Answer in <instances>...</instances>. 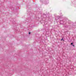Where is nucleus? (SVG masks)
Returning <instances> with one entry per match:
<instances>
[{"instance_id": "f257e3e1", "label": "nucleus", "mask_w": 76, "mask_h": 76, "mask_svg": "<svg viewBox=\"0 0 76 76\" xmlns=\"http://www.w3.org/2000/svg\"><path fill=\"white\" fill-rule=\"evenodd\" d=\"M73 43H71V45H72V44H73Z\"/></svg>"}, {"instance_id": "f03ea898", "label": "nucleus", "mask_w": 76, "mask_h": 76, "mask_svg": "<svg viewBox=\"0 0 76 76\" xmlns=\"http://www.w3.org/2000/svg\"><path fill=\"white\" fill-rule=\"evenodd\" d=\"M72 45V46H74V47H75V45Z\"/></svg>"}, {"instance_id": "7ed1b4c3", "label": "nucleus", "mask_w": 76, "mask_h": 76, "mask_svg": "<svg viewBox=\"0 0 76 76\" xmlns=\"http://www.w3.org/2000/svg\"><path fill=\"white\" fill-rule=\"evenodd\" d=\"M63 39L62 38L61 40V41H62V40H63Z\"/></svg>"}, {"instance_id": "20e7f679", "label": "nucleus", "mask_w": 76, "mask_h": 76, "mask_svg": "<svg viewBox=\"0 0 76 76\" xmlns=\"http://www.w3.org/2000/svg\"><path fill=\"white\" fill-rule=\"evenodd\" d=\"M29 34H31V33L30 32H29Z\"/></svg>"}, {"instance_id": "39448f33", "label": "nucleus", "mask_w": 76, "mask_h": 76, "mask_svg": "<svg viewBox=\"0 0 76 76\" xmlns=\"http://www.w3.org/2000/svg\"><path fill=\"white\" fill-rule=\"evenodd\" d=\"M63 41H64V40H63Z\"/></svg>"}]
</instances>
